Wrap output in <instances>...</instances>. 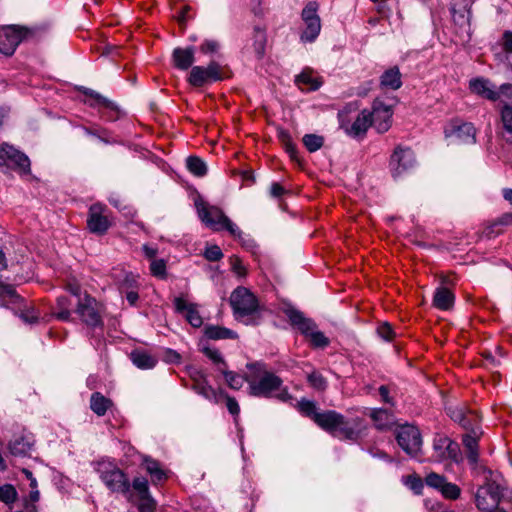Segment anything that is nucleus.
<instances>
[{"label":"nucleus","instance_id":"1","mask_svg":"<svg viewBox=\"0 0 512 512\" xmlns=\"http://www.w3.org/2000/svg\"><path fill=\"white\" fill-rule=\"evenodd\" d=\"M300 411L311 418L321 429L342 440L357 441L366 426L360 417L346 418L334 410L319 411L313 401L302 399Z\"/></svg>","mask_w":512,"mask_h":512},{"label":"nucleus","instance_id":"2","mask_svg":"<svg viewBox=\"0 0 512 512\" xmlns=\"http://www.w3.org/2000/svg\"><path fill=\"white\" fill-rule=\"evenodd\" d=\"M246 367L250 371L246 377L250 395L263 398L275 397L283 402L291 399L288 389L283 386V380L268 371L264 363H249Z\"/></svg>","mask_w":512,"mask_h":512},{"label":"nucleus","instance_id":"3","mask_svg":"<svg viewBox=\"0 0 512 512\" xmlns=\"http://www.w3.org/2000/svg\"><path fill=\"white\" fill-rule=\"evenodd\" d=\"M198 216L201 221L214 231H228L234 237H240L242 232L217 206L209 205L203 201L196 202Z\"/></svg>","mask_w":512,"mask_h":512},{"label":"nucleus","instance_id":"4","mask_svg":"<svg viewBox=\"0 0 512 512\" xmlns=\"http://www.w3.org/2000/svg\"><path fill=\"white\" fill-rule=\"evenodd\" d=\"M96 471L110 492L124 495L130 499V480L117 465L112 462L101 461L97 464Z\"/></svg>","mask_w":512,"mask_h":512},{"label":"nucleus","instance_id":"5","mask_svg":"<svg viewBox=\"0 0 512 512\" xmlns=\"http://www.w3.org/2000/svg\"><path fill=\"white\" fill-rule=\"evenodd\" d=\"M35 35V29L9 25L0 29V53L11 56L18 45L23 41Z\"/></svg>","mask_w":512,"mask_h":512},{"label":"nucleus","instance_id":"6","mask_svg":"<svg viewBox=\"0 0 512 512\" xmlns=\"http://www.w3.org/2000/svg\"><path fill=\"white\" fill-rule=\"evenodd\" d=\"M505 488L496 481H488L475 494L476 506L483 512H493L504 498Z\"/></svg>","mask_w":512,"mask_h":512},{"label":"nucleus","instance_id":"7","mask_svg":"<svg viewBox=\"0 0 512 512\" xmlns=\"http://www.w3.org/2000/svg\"><path fill=\"white\" fill-rule=\"evenodd\" d=\"M230 305L237 319L251 316L259 309L257 297L246 287H237L230 296Z\"/></svg>","mask_w":512,"mask_h":512},{"label":"nucleus","instance_id":"8","mask_svg":"<svg viewBox=\"0 0 512 512\" xmlns=\"http://www.w3.org/2000/svg\"><path fill=\"white\" fill-rule=\"evenodd\" d=\"M223 79L224 73L222 66L216 61H211L206 67L193 66L187 80L193 87H202Z\"/></svg>","mask_w":512,"mask_h":512},{"label":"nucleus","instance_id":"9","mask_svg":"<svg viewBox=\"0 0 512 512\" xmlns=\"http://www.w3.org/2000/svg\"><path fill=\"white\" fill-rule=\"evenodd\" d=\"M319 5L316 1H310L303 8L301 17L305 28L301 33L300 39L303 42H313L321 31V20L318 15Z\"/></svg>","mask_w":512,"mask_h":512},{"label":"nucleus","instance_id":"10","mask_svg":"<svg viewBox=\"0 0 512 512\" xmlns=\"http://www.w3.org/2000/svg\"><path fill=\"white\" fill-rule=\"evenodd\" d=\"M396 440L402 450L412 457L421 451L422 437L419 429L413 425H402L396 432Z\"/></svg>","mask_w":512,"mask_h":512},{"label":"nucleus","instance_id":"11","mask_svg":"<svg viewBox=\"0 0 512 512\" xmlns=\"http://www.w3.org/2000/svg\"><path fill=\"white\" fill-rule=\"evenodd\" d=\"M434 461L443 462L452 460L459 462L460 448L459 445L452 441L449 437L443 435H436L433 440V455Z\"/></svg>","mask_w":512,"mask_h":512},{"label":"nucleus","instance_id":"12","mask_svg":"<svg viewBox=\"0 0 512 512\" xmlns=\"http://www.w3.org/2000/svg\"><path fill=\"white\" fill-rule=\"evenodd\" d=\"M415 165V156L410 148L397 146L390 158V171L394 178L400 177Z\"/></svg>","mask_w":512,"mask_h":512},{"label":"nucleus","instance_id":"13","mask_svg":"<svg viewBox=\"0 0 512 512\" xmlns=\"http://www.w3.org/2000/svg\"><path fill=\"white\" fill-rule=\"evenodd\" d=\"M76 312L87 326L92 328L103 326L101 315L97 309V302L90 295L86 294L83 298H79Z\"/></svg>","mask_w":512,"mask_h":512},{"label":"nucleus","instance_id":"14","mask_svg":"<svg viewBox=\"0 0 512 512\" xmlns=\"http://www.w3.org/2000/svg\"><path fill=\"white\" fill-rule=\"evenodd\" d=\"M446 138H454L461 144H474L476 142V129L472 123L461 120H452L445 128Z\"/></svg>","mask_w":512,"mask_h":512},{"label":"nucleus","instance_id":"15","mask_svg":"<svg viewBox=\"0 0 512 512\" xmlns=\"http://www.w3.org/2000/svg\"><path fill=\"white\" fill-rule=\"evenodd\" d=\"M107 207L96 203L90 206L87 218V226L92 233L103 235L110 227V221L105 215Z\"/></svg>","mask_w":512,"mask_h":512},{"label":"nucleus","instance_id":"16","mask_svg":"<svg viewBox=\"0 0 512 512\" xmlns=\"http://www.w3.org/2000/svg\"><path fill=\"white\" fill-rule=\"evenodd\" d=\"M370 113L373 119L372 126H374L377 132L384 133L389 130L393 114L389 105L376 100L373 103V109Z\"/></svg>","mask_w":512,"mask_h":512},{"label":"nucleus","instance_id":"17","mask_svg":"<svg viewBox=\"0 0 512 512\" xmlns=\"http://www.w3.org/2000/svg\"><path fill=\"white\" fill-rule=\"evenodd\" d=\"M372 115L370 111L364 109L362 110L354 122L349 125L346 122L341 123V128H343L347 135L357 138L364 136L370 126H372Z\"/></svg>","mask_w":512,"mask_h":512},{"label":"nucleus","instance_id":"18","mask_svg":"<svg viewBox=\"0 0 512 512\" xmlns=\"http://www.w3.org/2000/svg\"><path fill=\"white\" fill-rule=\"evenodd\" d=\"M284 313L290 324L296 327L306 337L317 327L312 319L306 318L301 311L294 307L285 308Z\"/></svg>","mask_w":512,"mask_h":512},{"label":"nucleus","instance_id":"19","mask_svg":"<svg viewBox=\"0 0 512 512\" xmlns=\"http://www.w3.org/2000/svg\"><path fill=\"white\" fill-rule=\"evenodd\" d=\"M469 89L472 93L490 101L499 99V92L491 82L483 77H476L469 81Z\"/></svg>","mask_w":512,"mask_h":512},{"label":"nucleus","instance_id":"20","mask_svg":"<svg viewBox=\"0 0 512 512\" xmlns=\"http://www.w3.org/2000/svg\"><path fill=\"white\" fill-rule=\"evenodd\" d=\"M1 151L4 154V159L10 160L12 163L15 164V166L25 174H29L30 169V160L27 155H25L23 152L19 151L15 147L3 143L1 145Z\"/></svg>","mask_w":512,"mask_h":512},{"label":"nucleus","instance_id":"21","mask_svg":"<svg viewBox=\"0 0 512 512\" xmlns=\"http://www.w3.org/2000/svg\"><path fill=\"white\" fill-rule=\"evenodd\" d=\"M35 440L32 435L15 436L8 445L9 451L14 456L27 457L34 449Z\"/></svg>","mask_w":512,"mask_h":512},{"label":"nucleus","instance_id":"22","mask_svg":"<svg viewBox=\"0 0 512 512\" xmlns=\"http://www.w3.org/2000/svg\"><path fill=\"white\" fill-rule=\"evenodd\" d=\"M174 306L177 312L183 313L186 320L195 328L200 327L203 324V320L197 305L194 303H187L183 298L177 297L174 300Z\"/></svg>","mask_w":512,"mask_h":512},{"label":"nucleus","instance_id":"23","mask_svg":"<svg viewBox=\"0 0 512 512\" xmlns=\"http://www.w3.org/2000/svg\"><path fill=\"white\" fill-rule=\"evenodd\" d=\"M195 49L194 47L180 48L177 47L172 52V63L175 68L179 70H188L192 67L195 61Z\"/></svg>","mask_w":512,"mask_h":512},{"label":"nucleus","instance_id":"24","mask_svg":"<svg viewBox=\"0 0 512 512\" xmlns=\"http://www.w3.org/2000/svg\"><path fill=\"white\" fill-rule=\"evenodd\" d=\"M481 434V429H472V433L465 434L462 439L467 459L471 465H476L479 459L478 440Z\"/></svg>","mask_w":512,"mask_h":512},{"label":"nucleus","instance_id":"25","mask_svg":"<svg viewBox=\"0 0 512 512\" xmlns=\"http://www.w3.org/2000/svg\"><path fill=\"white\" fill-rule=\"evenodd\" d=\"M370 417L374 421L376 428L379 430L389 429L395 424V416L387 409H372Z\"/></svg>","mask_w":512,"mask_h":512},{"label":"nucleus","instance_id":"26","mask_svg":"<svg viewBox=\"0 0 512 512\" xmlns=\"http://www.w3.org/2000/svg\"><path fill=\"white\" fill-rule=\"evenodd\" d=\"M380 86L384 89L397 90L402 86V75L398 67L387 69L380 77Z\"/></svg>","mask_w":512,"mask_h":512},{"label":"nucleus","instance_id":"27","mask_svg":"<svg viewBox=\"0 0 512 512\" xmlns=\"http://www.w3.org/2000/svg\"><path fill=\"white\" fill-rule=\"evenodd\" d=\"M132 363L139 369H152L157 364V358L150 353L135 349L130 353Z\"/></svg>","mask_w":512,"mask_h":512},{"label":"nucleus","instance_id":"28","mask_svg":"<svg viewBox=\"0 0 512 512\" xmlns=\"http://www.w3.org/2000/svg\"><path fill=\"white\" fill-rule=\"evenodd\" d=\"M454 23L455 25L459 26L458 30H456V33L459 37V40L462 43L469 42L471 40V24H470V17L469 14L460 13L458 15H454Z\"/></svg>","mask_w":512,"mask_h":512},{"label":"nucleus","instance_id":"29","mask_svg":"<svg viewBox=\"0 0 512 512\" xmlns=\"http://www.w3.org/2000/svg\"><path fill=\"white\" fill-rule=\"evenodd\" d=\"M192 389L205 399L215 403L219 402V398L223 394V391L217 392L211 385H209L207 380L198 381L197 378H195V383L193 384Z\"/></svg>","mask_w":512,"mask_h":512},{"label":"nucleus","instance_id":"30","mask_svg":"<svg viewBox=\"0 0 512 512\" xmlns=\"http://www.w3.org/2000/svg\"><path fill=\"white\" fill-rule=\"evenodd\" d=\"M454 303L453 293L445 288L439 287L436 289L433 296V306L440 310H449Z\"/></svg>","mask_w":512,"mask_h":512},{"label":"nucleus","instance_id":"31","mask_svg":"<svg viewBox=\"0 0 512 512\" xmlns=\"http://www.w3.org/2000/svg\"><path fill=\"white\" fill-rule=\"evenodd\" d=\"M112 406V401L100 392H94L90 398V408L97 416H104Z\"/></svg>","mask_w":512,"mask_h":512},{"label":"nucleus","instance_id":"32","mask_svg":"<svg viewBox=\"0 0 512 512\" xmlns=\"http://www.w3.org/2000/svg\"><path fill=\"white\" fill-rule=\"evenodd\" d=\"M205 335L212 340L235 339L238 337L237 333L233 330L215 325L207 326L205 328Z\"/></svg>","mask_w":512,"mask_h":512},{"label":"nucleus","instance_id":"33","mask_svg":"<svg viewBox=\"0 0 512 512\" xmlns=\"http://www.w3.org/2000/svg\"><path fill=\"white\" fill-rule=\"evenodd\" d=\"M296 83L301 89L308 91H315L320 88L322 82L318 78L314 77L310 71H303L296 77Z\"/></svg>","mask_w":512,"mask_h":512},{"label":"nucleus","instance_id":"34","mask_svg":"<svg viewBox=\"0 0 512 512\" xmlns=\"http://www.w3.org/2000/svg\"><path fill=\"white\" fill-rule=\"evenodd\" d=\"M71 301L66 296H60L56 301V312L54 313L55 317L61 321H70L71 320Z\"/></svg>","mask_w":512,"mask_h":512},{"label":"nucleus","instance_id":"35","mask_svg":"<svg viewBox=\"0 0 512 512\" xmlns=\"http://www.w3.org/2000/svg\"><path fill=\"white\" fill-rule=\"evenodd\" d=\"M144 465H145V469H146L147 473L150 474L152 481L154 483L160 482V481H163L166 479V477H167L166 473L160 467V464L157 461L150 459L148 457H145Z\"/></svg>","mask_w":512,"mask_h":512},{"label":"nucleus","instance_id":"36","mask_svg":"<svg viewBox=\"0 0 512 512\" xmlns=\"http://www.w3.org/2000/svg\"><path fill=\"white\" fill-rule=\"evenodd\" d=\"M17 499L18 492L12 484L0 485V502H3L9 509H12Z\"/></svg>","mask_w":512,"mask_h":512},{"label":"nucleus","instance_id":"37","mask_svg":"<svg viewBox=\"0 0 512 512\" xmlns=\"http://www.w3.org/2000/svg\"><path fill=\"white\" fill-rule=\"evenodd\" d=\"M188 170L197 177H202L207 173L206 163L199 157L190 156L186 160Z\"/></svg>","mask_w":512,"mask_h":512},{"label":"nucleus","instance_id":"38","mask_svg":"<svg viewBox=\"0 0 512 512\" xmlns=\"http://www.w3.org/2000/svg\"><path fill=\"white\" fill-rule=\"evenodd\" d=\"M219 371L223 374L228 386L232 389L238 390L243 386L244 381H246V378H243L239 374L229 371L222 367H219Z\"/></svg>","mask_w":512,"mask_h":512},{"label":"nucleus","instance_id":"39","mask_svg":"<svg viewBox=\"0 0 512 512\" xmlns=\"http://www.w3.org/2000/svg\"><path fill=\"white\" fill-rule=\"evenodd\" d=\"M254 50L259 58L263 57L265 53V45H266V33L260 27H255L254 29Z\"/></svg>","mask_w":512,"mask_h":512},{"label":"nucleus","instance_id":"40","mask_svg":"<svg viewBox=\"0 0 512 512\" xmlns=\"http://www.w3.org/2000/svg\"><path fill=\"white\" fill-rule=\"evenodd\" d=\"M84 93L85 95L90 96L93 99V102L90 103V106L92 107L103 106L108 109L116 108L115 104L112 101L91 89H86Z\"/></svg>","mask_w":512,"mask_h":512},{"label":"nucleus","instance_id":"41","mask_svg":"<svg viewBox=\"0 0 512 512\" xmlns=\"http://www.w3.org/2000/svg\"><path fill=\"white\" fill-rule=\"evenodd\" d=\"M131 487L137 492L139 499L151 497L148 481L144 477H136L131 483Z\"/></svg>","mask_w":512,"mask_h":512},{"label":"nucleus","instance_id":"42","mask_svg":"<svg viewBox=\"0 0 512 512\" xmlns=\"http://www.w3.org/2000/svg\"><path fill=\"white\" fill-rule=\"evenodd\" d=\"M303 143L309 152H315L323 146L324 138L316 134H306Z\"/></svg>","mask_w":512,"mask_h":512},{"label":"nucleus","instance_id":"43","mask_svg":"<svg viewBox=\"0 0 512 512\" xmlns=\"http://www.w3.org/2000/svg\"><path fill=\"white\" fill-rule=\"evenodd\" d=\"M203 352L213 362V364L217 366L218 370L219 367H222L224 369L227 368V364L219 350L212 347H204Z\"/></svg>","mask_w":512,"mask_h":512},{"label":"nucleus","instance_id":"44","mask_svg":"<svg viewBox=\"0 0 512 512\" xmlns=\"http://www.w3.org/2000/svg\"><path fill=\"white\" fill-rule=\"evenodd\" d=\"M309 384L316 390L323 391L327 387V381L323 375L317 371H312L307 376Z\"/></svg>","mask_w":512,"mask_h":512},{"label":"nucleus","instance_id":"45","mask_svg":"<svg viewBox=\"0 0 512 512\" xmlns=\"http://www.w3.org/2000/svg\"><path fill=\"white\" fill-rule=\"evenodd\" d=\"M150 272L160 279L166 278V261L164 259H153L150 264Z\"/></svg>","mask_w":512,"mask_h":512},{"label":"nucleus","instance_id":"46","mask_svg":"<svg viewBox=\"0 0 512 512\" xmlns=\"http://www.w3.org/2000/svg\"><path fill=\"white\" fill-rule=\"evenodd\" d=\"M480 418L479 416L469 411L466 413V417L464 418V421L460 422L459 424L468 431V433H472V429H480L479 427Z\"/></svg>","mask_w":512,"mask_h":512},{"label":"nucleus","instance_id":"47","mask_svg":"<svg viewBox=\"0 0 512 512\" xmlns=\"http://www.w3.org/2000/svg\"><path fill=\"white\" fill-rule=\"evenodd\" d=\"M307 337H309L312 345L316 348H324L329 345V339L321 331L316 328Z\"/></svg>","mask_w":512,"mask_h":512},{"label":"nucleus","instance_id":"48","mask_svg":"<svg viewBox=\"0 0 512 512\" xmlns=\"http://www.w3.org/2000/svg\"><path fill=\"white\" fill-rule=\"evenodd\" d=\"M40 499V492L37 488H31L29 493V499L24 500V507L26 512H37V507L35 505Z\"/></svg>","mask_w":512,"mask_h":512},{"label":"nucleus","instance_id":"49","mask_svg":"<svg viewBox=\"0 0 512 512\" xmlns=\"http://www.w3.org/2000/svg\"><path fill=\"white\" fill-rule=\"evenodd\" d=\"M440 492L445 498L455 500L460 496L461 490L456 484L446 481Z\"/></svg>","mask_w":512,"mask_h":512},{"label":"nucleus","instance_id":"50","mask_svg":"<svg viewBox=\"0 0 512 512\" xmlns=\"http://www.w3.org/2000/svg\"><path fill=\"white\" fill-rule=\"evenodd\" d=\"M425 482L428 486L441 491L442 487L444 486V484L446 482V479H445V477L432 472L426 476Z\"/></svg>","mask_w":512,"mask_h":512},{"label":"nucleus","instance_id":"51","mask_svg":"<svg viewBox=\"0 0 512 512\" xmlns=\"http://www.w3.org/2000/svg\"><path fill=\"white\" fill-rule=\"evenodd\" d=\"M501 119L505 130L512 133V105H504L501 110Z\"/></svg>","mask_w":512,"mask_h":512},{"label":"nucleus","instance_id":"52","mask_svg":"<svg viewBox=\"0 0 512 512\" xmlns=\"http://www.w3.org/2000/svg\"><path fill=\"white\" fill-rule=\"evenodd\" d=\"M204 257L208 261H219L223 257V253L219 246L211 245L205 249Z\"/></svg>","mask_w":512,"mask_h":512},{"label":"nucleus","instance_id":"53","mask_svg":"<svg viewBox=\"0 0 512 512\" xmlns=\"http://www.w3.org/2000/svg\"><path fill=\"white\" fill-rule=\"evenodd\" d=\"M220 48V44L216 40H205L200 45V51L204 54L216 53Z\"/></svg>","mask_w":512,"mask_h":512},{"label":"nucleus","instance_id":"54","mask_svg":"<svg viewBox=\"0 0 512 512\" xmlns=\"http://www.w3.org/2000/svg\"><path fill=\"white\" fill-rule=\"evenodd\" d=\"M156 501L153 497H148L145 499H140V504L138 506L139 512H155Z\"/></svg>","mask_w":512,"mask_h":512},{"label":"nucleus","instance_id":"55","mask_svg":"<svg viewBox=\"0 0 512 512\" xmlns=\"http://www.w3.org/2000/svg\"><path fill=\"white\" fill-rule=\"evenodd\" d=\"M377 332L379 334V336L381 338H383L384 340H387V341H390L393 339L394 337V332H393V329L392 327L390 326L389 323L385 322V323H382L378 328H377Z\"/></svg>","mask_w":512,"mask_h":512},{"label":"nucleus","instance_id":"56","mask_svg":"<svg viewBox=\"0 0 512 512\" xmlns=\"http://www.w3.org/2000/svg\"><path fill=\"white\" fill-rule=\"evenodd\" d=\"M221 396H224L225 399H226V406H227V409L228 411L233 415V416H238L239 413H240V407H239V404L238 402L236 401L235 398L233 397H230L229 395H227L226 393L223 392V394Z\"/></svg>","mask_w":512,"mask_h":512},{"label":"nucleus","instance_id":"57","mask_svg":"<svg viewBox=\"0 0 512 512\" xmlns=\"http://www.w3.org/2000/svg\"><path fill=\"white\" fill-rule=\"evenodd\" d=\"M500 45L504 52L512 54V31L503 33Z\"/></svg>","mask_w":512,"mask_h":512},{"label":"nucleus","instance_id":"58","mask_svg":"<svg viewBox=\"0 0 512 512\" xmlns=\"http://www.w3.org/2000/svg\"><path fill=\"white\" fill-rule=\"evenodd\" d=\"M231 268L232 271L240 277L246 275V268L238 257L234 256L231 258Z\"/></svg>","mask_w":512,"mask_h":512},{"label":"nucleus","instance_id":"59","mask_svg":"<svg viewBox=\"0 0 512 512\" xmlns=\"http://www.w3.org/2000/svg\"><path fill=\"white\" fill-rule=\"evenodd\" d=\"M280 135V138L282 139V141L286 144V150L287 152L290 154V156L292 158L295 157V154H296V148L295 146L290 142V139H289V134L285 131H280L279 133Z\"/></svg>","mask_w":512,"mask_h":512},{"label":"nucleus","instance_id":"60","mask_svg":"<svg viewBox=\"0 0 512 512\" xmlns=\"http://www.w3.org/2000/svg\"><path fill=\"white\" fill-rule=\"evenodd\" d=\"M65 289L72 295L80 298L81 294V286L76 280H71L67 282Z\"/></svg>","mask_w":512,"mask_h":512},{"label":"nucleus","instance_id":"61","mask_svg":"<svg viewBox=\"0 0 512 512\" xmlns=\"http://www.w3.org/2000/svg\"><path fill=\"white\" fill-rule=\"evenodd\" d=\"M449 415L452 420L458 423L464 421V418L466 417V413L461 408H450Z\"/></svg>","mask_w":512,"mask_h":512},{"label":"nucleus","instance_id":"62","mask_svg":"<svg viewBox=\"0 0 512 512\" xmlns=\"http://www.w3.org/2000/svg\"><path fill=\"white\" fill-rule=\"evenodd\" d=\"M379 394L381 396V399L383 402L390 404L391 406L394 405L393 399L390 397V391L388 386L382 385L379 387Z\"/></svg>","mask_w":512,"mask_h":512},{"label":"nucleus","instance_id":"63","mask_svg":"<svg viewBox=\"0 0 512 512\" xmlns=\"http://www.w3.org/2000/svg\"><path fill=\"white\" fill-rule=\"evenodd\" d=\"M285 192V189L279 183H272L270 188V194L273 197H281Z\"/></svg>","mask_w":512,"mask_h":512},{"label":"nucleus","instance_id":"64","mask_svg":"<svg viewBox=\"0 0 512 512\" xmlns=\"http://www.w3.org/2000/svg\"><path fill=\"white\" fill-rule=\"evenodd\" d=\"M497 91L499 92V96L506 95L508 97H512V84H508V83L502 84L499 87V90H497Z\"/></svg>","mask_w":512,"mask_h":512}]
</instances>
